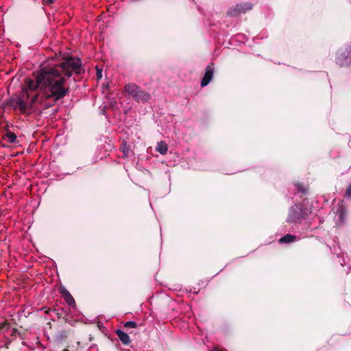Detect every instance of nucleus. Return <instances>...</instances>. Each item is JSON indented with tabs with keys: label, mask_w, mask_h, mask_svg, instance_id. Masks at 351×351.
Segmentation results:
<instances>
[{
	"label": "nucleus",
	"mask_w": 351,
	"mask_h": 351,
	"mask_svg": "<svg viewBox=\"0 0 351 351\" xmlns=\"http://www.w3.org/2000/svg\"><path fill=\"white\" fill-rule=\"evenodd\" d=\"M84 72L81 60L69 56L64 58L59 64L40 69L36 75V80L25 79L26 97L30 98V107L38 99V94L32 95L31 92L40 88L45 98L57 101L69 93L70 88L66 83V78H69L73 73L80 75Z\"/></svg>",
	"instance_id": "obj_1"
},
{
	"label": "nucleus",
	"mask_w": 351,
	"mask_h": 351,
	"mask_svg": "<svg viewBox=\"0 0 351 351\" xmlns=\"http://www.w3.org/2000/svg\"><path fill=\"white\" fill-rule=\"evenodd\" d=\"M124 90L137 102L147 103L151 99V95L149 93L135 84H126L124 86Z\"/></svg>",
	"instance_id": "obj_2"
},
{
	"label": "nucleus",
	"mask_w": 351,
	"mask_h": 351,
	"mask_svg": "<svg viewBox=\"0 0 351 351\" xmlns=\"http://www.w3.org/2000/svg\"><path fill=\"white\" fill-rule=\"evenodd\" d=\"M336 63L341 67L351 65V45L337 51Z\"/></svg>",
	"instance_id": "obj_3"
},
{
	"label": "nucleus",
	"mask_w": 351,
	"mask_h": 351,
	"mask_svg": "<svg viewBox=\"0 0 351 351\" xmlns=\"http://www.w3.org/2000/svg\"><path fill=\"white\" fill-rule=\"evenodd\" d=\"M306 215L305 210L303 207L300 204H295L289 210L287 221L289 223L300 222Z\"/></svg>",
	"instance_id": "obj_4"
},
{
	"label": "nucleus",
	"mask_w": 351,
	"mask_h": 351,
	"mask_svg": "<svg viewBox=\"0 0 351 351\" xmlns=\"http://www.w3.org/2000/svg\"><path fill=\"white\" fill-rule=\"evenodd\" d=\"M252 4L248 2H241L237 3L232 8H230L227 11V15L231 17H237L241 14H244L246 12L252 10Z\"/></svg>",
	"instance_id": "obj_5"
},
{
	"label": "nucleus",
	"mask_w": 351,
	"mask_h": 351,
	"mask_svg": "<svg viewBox=\"0 0 351 351\" xmlns=\"http://www.w3.org/2000/svg\"><path fill=\"white\" fill-rule=\"evenodd\" d=\"M215 66L213 63H210L206 67L205 73L201 80V86H207L212 80L214 75Z\"/></svg>",
	"instance_id": "obj_6"
},
{
	"label": "nucleus",
	"mask_w": 351,
	"mask_h": 351,
	"mask_svg": "<svg viewBox=\"0 0 351 351\" xmlns=\"http://www.w3.org/2000/svg\"><path fill=\"white\" fill-rule=\"evenodd\" d=\"M58 291L69 306H75V300L71 295V294L69 293V291L66 289V287H64V286H60L58 289Z\"/></svg>",
	"instance_id": "obj_7"
},
{
	"label": "nucleus",
	"mask_w": 351,
	"mask_h": 351,
	"mask_svg": "<svg viewBox=\"0 0 351 351\" xmlns=\"http://www.w3.org/2000/svg\"><path fill=\"white\" fill-rule=\"evenodd\" d=\"M115 334L118 336L119 339H120L123 344L128 345L131 342L129 335L127 333L122 331L121 330H116Z\"/></svg>",
	"instance_id": "obj_8"
},
{
	"label": "nucleus",
	"mask_w": 351,
	"mask_h": 351,
	"mask_svg": "<svg viewBox=\"0 0 351 351\" xmlns=\"http://www.w3.org/2000/svg\"><path fill=\"white\" fill-rule=\"evenodd\" d=\"M14 108H18L21 113L25 114L27 110V104L23 99L19 98L16 101Z\"/></svg>",
	"instance_id": "obj_9"
},
{
	"label": "nucleus",
	"mask_w": 351,
	"mask_h": 351,
	"mask_svg": "<svg viewBox=\"0 0 351 351\" xmlns=\"http://www.w3.org/2000/svg\"><path fill=\"white\" fill-rule=\"evenodd\" d=\"M3 139L7 141V142L10 143H13L16 140V135L11 132L10 131H7L3 135Z\"/></svg>",
	"instance_id": "obj_10"
},
{
	"label": "nucleus",
	"mask_w": 351,
	"mask_h": 351,
	"mask_svg": "<svg viewBox=\"0 0 351 351\" xmlns=\"http://www.w3.org/2000/svg\"><path fill=\"white\" fill-rule=\"evenodd\" d=\"M296 240V236L287 234L279 239L280 243H290Z\"/></svg>",
	"instance_id": "obj_11"
},
{
	"label": "nucleus",
	"mask_w": 351,
	"mask_h": 351,
	"mask_svg": "<svg viewBox=\"0 0 351 351\" xmlns=\"http://www.w3.org/2000/svg\"><path fill=\"white\" fill-rule=\"evenodd\" d=\"M295 186L298 192L301 193L302 195H306L308 191V186L304 183L297 182L295 183Z\"/></svg>",
	"instance_id": "obj_12"
},
{
	"label": "nucleus",
	"mask_w": 351,
	"mask_h": 351,
	"mask_svg": "<svg viewBox=\"0 0 351 351\" xmlns=\"http://www.w3.org/2000/svg\"><path fill=\"white\" fill-rule=\"evenodd\" d=\"M156 151H158L161 154H165L168 150V146L167 143L163 141H160L158 143L157 146L156 147Z\"/></svg>",
	"instance_id": "obj_13"
},
{
	"label": "nucleus",
	"mask_w": 351,
	"mask_h": 351,
	"mask_svg": "<svg viewBox=\"0 0 351 351\" xmlns=\"http://www.w3.org/2000/svg\"><path fill=\"white\" fill-rule=\"evenodd\" d=\"M11 336L12 337H16V336H18L19 337H20L21 339H25V333L24 332H21L19 331L18 329L16 328H13L12 329V332L11 333Z\"/></svg>",
	"instance_id": "obj_14"
},
{
	"label": "nucleus",
	"mask_w": 351,
	"mask_h": 351,
	"mask_svg": "<svg viewBox=\"0 0 351 351\" xmlns=\"http://www.w3.org/2000/svg\"><path fill=\"white\" fill-rule=\"evenodd\" d=\"M69 333H70V332L68 331V330H62L58 332V337L60 339H66L68 337Z\"/></svg>",
	"instance_id": "obj_15"
},
{
	"label": "nucleus",
	"mask_w": 351,
	"mask_h": 351,
	"mask_svg": "<svg viewBox=\"0 0 351 351\" xmlns=\"http://www.w3.org/2000/svg\"><path fill=\"white\" fill-rule=\"evenodd\" d=\"M136 326H137L136 323L133 321H129L124 324V327H125V328H136Z\"/></svg>",
	"instance_id": "obj_16"
},
{
	"label": "nucleus",
	"mask_w": 351,
	"mask_h": 351,
	"mask_svg": "<svg viewBox=\"0 0 351 351\" xmlns=\"http://www.w3.org/2000/svg\"><path fill=\"white\" fill-rule=\"evenodd\" d=\"M345 197L351 198V183L346 190Z\"/></svg>",
	"instance_id": "obj_17"
},
{
	"label": "nucleus",
	"mask_w": 351,
	"mask_h": 351,
	"mask_svg": "<svg viewBox=\"0 0 351 351\" xmlns=\"http://www.w3.org/2000/svg\"><path fill=\"white\" fill-rule=\"evenodd\" d=\"M5 326H8V322L0 323V331L5 329Z\"/></svg>",
	"instance_id": "obj_18"
},
{
	"label": "nucleus",
	"mask_w": 351,
	"mask_h": 351,
	"mask_svg": "<svg viewBox=\"0 0 351 351\" xmlns=\"http://www.w3.org/2000/svg\"><path fill=\"white\" fill-rule=\"evenodd\" d=\"M97 75L98 78H101L102 77L101 71H97Z\"/></svg>",
	"instance_id": "obj_19"
},
{
	"label": "nucleus",
	"mask_w": 351,
	"mask_h": 351,
	"mask_svg": "<svg viewBox=\"0 0 351 351\" xmlns=\"http://www.w3.org/2000/svg\"><path fill=\"white\" fill-rule=\"evenodd\" d=\"M10 328V323L8 322V326H5L4 330H8Z\"/></svg>",
	"instance_id": "obj_20"
},
{
	"label": "nucleus",
	"mask_w": 351,
	"mask_h": 351,
	"mask_svg": "<svg viewBox=\"0 0 351 351\" xmlns=\"http://www.w3.org/2000/svg\"><path fill=\"white\" fill-rule=\"evenodd\" d=\"M212 351H221V350H220V349H219V348H217V347H215V348L212 350Z\"/></svg>",
	"instance_id": "obj_21"
},
{
	"label": "nucleus",
	"mask_w": 351,
	"mask_h": 351,
	"mask_svg": "<svg viewBox=\"0 0 351 351\" xmlns=\"http://www.w3.org/2000/svg\"><path fill=\"white\" fill-rule=\"evenodd\" d=\"M10 341H8V343H6L5 344V348H7V349H8V348H9V344H10Z\"/></svg>",
	"instance_id": "obj_22"
},
{
	"label": "nucleus",
	"mask_w": 351,
	"mask_h": 351,
	"mask_svg": "<svg viewBox=\"0 0 351 351\" xmlns=\"http://www.w3.org/2000/svg\"><path fill=\"white\" fill-rule=\"evenodd\" d=\"M54 1H46L47 4L48 5H51Z\"/></svg>",
	"instance_id": "obj_23"
},
{
	"label": "nucleus",
	"mask_w": 351,
	"mask_h": 351,
	"mask_svg": "<svg viewBox=\"0 0 351 351\" xmlns=\"http://www.w3.org/2000/svg\"><path fill=\"white\" fill-rule=\"evenodd\" d=\"M63 351H69V350H66V349H65V350H64Z\"/></svg>",
	"instance_id": "obj_24"
}]
</instances>
